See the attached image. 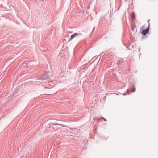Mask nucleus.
Returning a JSON list of instances; mask_svg holds the SVG:
<instances>
[{
  "label": "nucleus",
  "instance_id": "obj_5",
  "mask_svg": "<svg viewBox=\"0 0 158 158\" xmlns=\"http://www.w3.org/2000/svg\"><path fill=\"white\" fill-rule=\"evenodd\" d=\"M145 27V25H143V26H142V29H143Z\"/></svg>",
  "mask_w": 158,
  "mask_h": 158
},
{
  "label": "nucleus",
  "instance_id": "obj_6",
  "mask_svg": "<svg viewBox=\"0 0 158 158\" xmlns=\"http://www.w3.org/2000/svg\"><path fill=\"white\" fill-rule=\"evenodd\" d=\"M56 125H61V124H55Z\"/></svg>",
  "mask_w": 158,
  "mask_h": 158
},
{
  "label": "nucleus",
  "instance_id": "obj_4",
  "mask_svg": "<svg viewBox=\"0 0 158 158\" xmlns=\"http://www.w3.org/2000/svg\"><path fill=\"white\" fill-rule=\"evenodd\" d=\"M135 88H134L133 89H132L131 90V92H134L135 91Z\"/></svg>",
  "mask_w": 158,
  "mask_h": 158
},
{
  "label": "nucleus",
  "instance_id": "obj_2",
  "mask_svg": "<svg viewBox=\"0 0 158 158\" xmlns=\"http://www.w3.org/2000/svg\"><path fill=\"white\" fill-rule=\"evenodd\" d=\"M81 35V34L80 33H74V34L71 35L70 40H72L75 37L78 36L79 35Z\"/></svg>",
  "mask_w": 158,
  "mask_h": 158
},
{
  "label": "nucleus",
  "instance_id": "obj_1",
  "mask_svg": "<svg viewBox=\"0 0 158 158\" xmlns=\"http://www.w3.org/2000/svg\"><path fill=\"white\" fill-rule=\"evenodd\" d=\"M51 76V73L50 72H45L42 76L41 78L43 80H45Z\"/></svg>",
  "mask_w": 158,
  "mask_h": 158
},
{
  "label": "nucleus",
  "instance_id": "obj_3",
  "mask_svg": "<svg viewBox=\"0 0 158 158\" xmlns=\"http://www.w3.org/2000/svg\"><path fill=\"white\" fill-rule=\"evenodd\" d=\"M149 26H148V27L146 30H144L142 31L141 33L143 35H145L146 34L148 33L149 31Z\"/></svg>",
  "mask_w": 158,
  "mask_h": 158
}]
</instances>
